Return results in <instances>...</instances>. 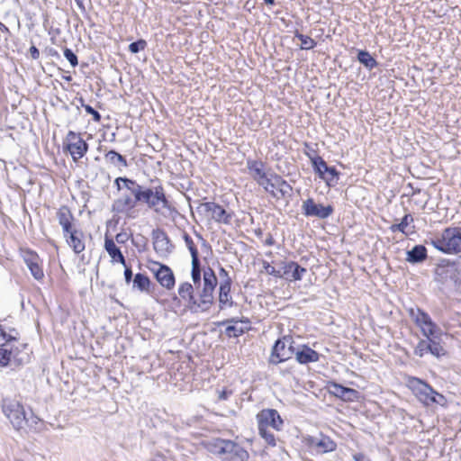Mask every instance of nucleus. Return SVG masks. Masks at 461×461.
<instances>
[{
  "instance_id": "3",
  "label": "nucleus",
  "mask_w": 461,
  "mask_h": 461,
  "mask_svg": "<svg viewBox=\"0 0 461 461\" xmlns=\"http://www.w3.org/2000/svg\"><path fill=\"white\" fill-rule=\"evenodd\" d=\"M429 243L445 254H457L461 252V228H447Z\"/></svg>"
},
{
  "instance_id": "59",
  "label": "nucleus",
  "mask_w": 461,
  "mask_h": 461,
  "mask_svg": "<svg viewBox=\"0 0 461 461\" xmlns=\"http://www.w3.org/2000/svg\"><path fill=\"white\" fill-rule=\"evenodd\" d=\"M77 2V4L81 6L82 5V0H75Z\"/></svg>"
},
{
  "instance_id": "50",
  "label": "nucleus",
  "mask_w": 461,
  "mask_h": 461,
  "mask_svg": "<svg viewBox=\"0 0 461 461\" xmlns=\"http://www.w3.org/2000/svg\"><path fill=\"white\" fill-rule=\"evenodd\" d=\"M123 267H125V269H124L125 282L127 284H129L131 281V278H132V271H131V267H127L126 264Z\"/></svg>"
},
{
  "instance_id": "5",
  "label": "nucleus",
  "mask_w": 461,
  "mask_h": 461,
  "mask_svg": "<svg viewBox=\"0 0 461 461\" xmlns=\"http://www.w3.org/2000/svg\"><path fill=\"white\" fill-rule=\"evenodd\" d=\"M142 203L157 213L164 214L165 210H170L169 202L160 185L152 187L144 186Z\"/></svg>"
},
{
  "instance_id": "42",
  "label": "nucleus",
  "mask_w": 461,
  "mask_h": 461,
  "mask_svg": "<svg viewBox=\"0 0 461 461\" xmlns=\"http://www.w3.org/2000/svg\"><path fill=\"white\" fill-rule=\"evenodd\" d=\"M28 268L30 269L32 276L36 280H41L43 278V276H44L43 270L41 267L39 262L29 266Z\"/></svg>"
},
{
  "instance_id": "20",
  "label": "nucleus",
  "mask_w": 461,
  "mask_h": 461,
  "mask_svg": "<svg viewBox=\"0 0 461 461\" xmlns=\"http://www.w3.org/2000/svg\"><path fill=\"white\" fill-rule=\"evenodd\" d=\"M330 392L343 401L354 402L358 398L357 390L335 383L330 384Z\"/></svg>"
},
{
  "instance_id": "48",
  "label": "nucleus",
  "mask_w": 461,
  "mask_h": 461,
  "mask_svg": "<svg viewBox=\"0 0 461 461\" xmlns=\"http://www.w3.org/2000/svg\"><path fill=\"white\" fill-rule=\"evenodd\" d=\"M264 268L266 272L273 276L282 278V271L276 270L274 267H272L269 263L264 262Z\"/></svg>"
},
{
  "instance_id": "8",
  "label": "nucleus",
  "mask_w": 461,
  "mask_h": 461,
  "mask_svg": "<svg viewBox=\"0 0 461 461\" xmlns=\"http://www.w3.org/2000/svg\"><path fill=\"white\" fill-rule=\"evenodd\" d=\"M294 354L295 348L293 346L292 338L285 336L275 343L270 356V362L278 364L290 359Z\"/></svg>"
},
{
  "instance_id": "44",
  "label": "nucleus",
  "mask_w": 461,
  "mask_h": 461,
  "mask_svg": "<svg viewBox=\"0 0 461 461\" xmlns=\"http://www.w3.org/2000/svg\"><path fill=\"white\" fill-rule=\"evenodd\" d=\"M147 43L144 40H140L137 41H134L129 45V50L131 53H138L140 50H142L145 49Z\"/></svg>"
},
{
  "instance_id": "32",
  "label": "nucleus",
  "mask_w": 461,
  "mask_h": 461,
  "mask_svg": "<svg viewBox=\"0 0 461 461\" xmlns=\"http://www.w3.org/2000/svg\"><path fill=\"white\" fill-rule=\"evenodd\" d=\"M105 158L110 163L113 164L114 166L127 167V161L124 157H122L121 154L114 150H110L105 154Z\"/></svg>"
},
{
  "instance_id": "54",
  "label": "nucleus",
  "mask_w": 461,
  "mask_h": 461,
  "mask_svg": "<svg viewBox=\"0 0 461 461\" xmlns=\"http://www.w3.org/2000/svg\"><path fill=\"white\" fill-rule=\"evenodd\" d=\"M115 240L117 243H124L127 240V234L126 233H118L115 236Z\"/></svg>"
},
{
  "instance_id": "58",
  "label": "nucleus",
  "mask_w": 461,
  "mask_h": 461,
  "mask_svg": "<svg viewBox=\"0 0 461 461\" xmlns=\"http://www.w3.org/2000/svg\"><path fill=\"white\" fill-rule=\"evenodd\" d=\"M267 244H268V245H272V244H273V240H272V239L267 240Z\"/></svg>"
},
{
  "instance_id": "25",
  "label": "nucleus",
  "mask_w": 461,
  "mask_h": 461,
  "mask_svg": "<svg viewBox=\"0 0 461 461\" xmlns=\"http://www.w3.org/2000/svg\"><path fill=\"white\" fill-rule=\"evenodd\" d=\"M427 258V249L423 245H416L407 251L406 261L411 264L423 262Z\"/></svg>"
},
{
  "instance_id": "31",
  "label": "nucleus",
  "mask_w": 461,
  "mask_h": 461,
  "mask_svg": "<svg viewBox=\"0 0 461 461\" xmlns=\"http://www.w3.org/2000/svg\"><path fill=\"white\" fill-rule=\"evenodd\" d=\"M312 164L315 172L320 176L321 179H324L329 167L323 158L320 156H316L312 158Z\"/></svg>"
},
{
  "instance_id": "4",
  "label": "nucleus",
  "mask_w": 461,
  "mask_h": 461,
  "mask_svg": "<svg viewBox=\"0 0 461 461\" xmlns=\"http://www.w3.org/2000/svg\"><path fill=\"white\" fill-rule=\"evenodd\" d=\"M410 387L424 405L430 406L435 403L444 406L447 402L444 395L436 392L429 384L419 378H412L410 381Z\"/></svg>"
},
{
  "instance_id": "6",
  "label": "nucleus",
  "mask_w": 461,
  "mask_h": 461,
  "mask_svg": "<svg viewBox=\"0 0 461 461\" xmlns=\"http://www.w3.org/2000/svg\"><path fill=\"white\" fill-rule=\"evenodd\" d=\"M2 410L14 429L20 430L27 423V418L23 404L14 399H4Z\"/></svg>"
},
{
  "instance_id": "39",
  "label": "nucleus",
  "mask_w": 461,
  "mask_h": 461,
  "mask_svg": "<svg viewBox=\"0 0 461 461\" xmlns=\"http://www.w3.org/2000/svg\"><path fill=\"white\" fill-rule=\"evenodd\" d=\"M259 435L266 440L270 446H276V438L273 433H271L267 428L258 427Z\"/></svg>"
},
{
  "instance_id": "27",
  "label": "nucleus",
  "mask_w": 461,
  "mask_h": 461,
  "mask_svg": "<svg viewBox=\"0 0 461 461\" xmlns=\"http://www.w3.org/2000/svg\"><path fill=\"white\" fill-rule=\"evenodd\" d=\"M126 183L128 184L127 191L131 193L136 207L138 203H142L144 186L138 184L135 180L126 181Z\"/></svg>"
},
{
  "instance_id": "11",
  "label": "nucleus",
  "mask_w": 461,
  "mask_h": 461,
  "mask_svg": "<svg viewBox=\"0 0 461 461\" xmlns=\"http://www.w3.org/2000/svg\"><path fill=\"white\" fill-rule=\"evenodd\" d=\"M435 339L436 338H426V339H420L414 348V354L420 357H422L428 353H430L436 357L444 356L446 350L438 342L435 341Z\"/></svg>"
},
{
  "instance_id": "51",
  "label": "nucleus",
  "mask_w": 461,
  "mask_h": 461,
  "mask_svg": "<svg viewBox=\"0 0 461 461\" xmlns=\"http://www.w3.org/2000/svg\"><path fill=\"white\" fill-rule=\"evenodd\" d=\"M218 393H219V395H218L219 400L224 401L230 397V395L231 394V391L225 389V390L219 391Z\"/></svg>"
},
{
  "instance_id": "55",
  "label": "nucleus",
  "mask_w": 461,
  "mask_h": 461,
  "mask_svg": "<svg viewBox=\"0 0 461 461\" xmlns=\"http://www.w3.org/2000/svg\"><path fill=\"white\" fill-rule=\"evenodd\" d=\"M353 458L355 461H366L367 460L366 456L364 454H360V453L355 454L353 456Z\"/></svg>"
},
{
  "instance_id": "23",
  "label": "nucleus",
  "mask_w": 461,
  "mask_h": 461,
  "mask_svg": "<svg viewBox=\"0 0 461 461\" xmlns=\"http://www.w3.org/2000/svg\"><path fill=\"white\" fill-rule=\"evenodd\" d=\"M295 358L300 364H308L311 362H317L320 355L315 350L307 346H303L301 349H295Z\"/></svg>"
},
{
  "instance_id": "2",
  "label": "nucleus",
  "mask_w": 461,
  "mask_h": 461,
  "mask_svg": "<svg viewBox=\"0 0 461 461\" xmlns=\"http://www.w3.org/2000/svg\"><path fill=\"white\" fill-rule=\"evenodd\" d=\"M207 449L223 461H245L248 452L231 440L214 438L207 443Z\"/></svg>"
},
{
  "instance_id": "33",
  "label": "nucleus",
  "mask_w": 461,
  "mask_h": 461,
  "mask_svg": "<svg viewBox=\"0 0 461 461\" xmlns=\"http://www.w3.org/2000/svg\"><path fill=\"white\" fill-rule=\"evenodd\" d=\"M274 185L282 196L289 194L292 191V186L279 176H274Z\"/></svg>"
},
{
  "instance_id": "47",
  "label": "nucleus",
  "mask_w": 461,
  "mask_h": 461,
  "mask_svg": "<svg viewBox=\"0 0 461 461\" xmlns=\"http://www.w3.org/2000/svg\"><path fill=\"white\" fill-rule=\"evenodd\" d=\"M126 181H132V179L120 176L114 180V185H116L118 191H127L128 184L126 183Z\"/></svg>"
},
{
  "instance_id": "14",
  "label": "nucleus",
  "mask_w": 461,
  "mask_h": 461,
  "mask_svg": "<svg viewBox=\"0 0 461 461\" xmlns=\"http://www.w3.org/2000/svg\"><path fill=\"white\" fill-rule=\"evenodd\" d=\"M134 209L135 204L131 194L126 190L122 193L121 196L115 199L112 204L113 212L116 213H123L127 217H133L132 212Z\"/></svg>"
},
{
  "instance_id": "17",
  "label": "nucleus",
  "mask_w": 461,
  "mask_h": 461,
  "mask_svg": "<svg viewBox=\"0 0 461 461\" xmlns=\"http://www.w3.org/2000/svg\"><path fill=\"white\" fill-rule=\"evenodd\" d=\"M221 274L224 275L226 277V279L220 285V289H219L220 308L224 309L226 307H230L233 303L232 298L230 294V286H231V279L228 276V274L224 268H221Z\"/></svg>"
},
{
  "instance_id": "46",
  "label": "nucleus",
  "mask_w": 461,
  "mask_h": 461,
  "mask_svg": "<svg viewBox=\"0 0 461 461\" xmlns=\"http://www.w3.org/2000/svg\"><path fill=\"white\" fill-rule=\"evenodd\" d=\"M338 177V172L335 169V167H328V170L325 174L324 179L328 185H330V183L335 182Z\"/></svg>"
},
{
  "instance_id": "9",
  "label": "nucleus",
  "mask_w": 461,
  "mask_h": 461,
  "mask_svg": "<svg viewBox=\"0 0 461 461\" xmlns=\"http://www.w3.org/2000/svg\"><path fill=\"white\" fill-rule=\"evenodd\" d=\"M303 213L307 217H316L319 219H327L333 213L331 205L323 206L316 203L312 198H308L303 202Z\"/></svg>"
},
{
  "instance_id": "41",
  "label": "nucleus",
  "mask_w": 461,
  "mask_h": 461,
  "mask_svg": "<svg viewBox=\"0 0 461 461\" xmlns=\"http://www.w3.org/2000/svg\"><path fill=\"white\" fill-rule=\"evenodd\" d=\"M23 260L27 267L35 264L37 262H40V258L38 255L31 250H26L23 252Z\"/></svg>"
},
{
  "instance_id": "10",
  "label": "nucleus",
  "mask_w": 461,
  "mask_h": 461,
  "mask_svg": "<svg viewBox=\"0 0 461 461\" xmlns=\"http://www.w3.org/2000/svg\"><path fill=\"white\" fill-rule=\"evenodd\" d=\"M258 427H264L268 429L269 427L276 429L281 430L284 421L279 415L278 411L275 409H265L262 410L257 415Z\"/></svg>"
},
{
  "instance_id": "34",
  "label": "nucleus",
  "mask_w": 461,
  "mask_h": 461,
  "mask_svg": "<svg viewBox=\"0 0 461 461\" xmlns=\"http://www.w3.org/2000/svg\"><path fill=\"white\" fill-rule=\"evenodd\" d=\"M192 280L196 286L197 289L201 286V268H200V261L199 258H192V272H191Z\"/></svg>"
},
{
  "instance_id": "29",
  "label": "nucleus",
  "mask_w": 461,
  "mask_h": 461,
  "mask_svg": "<svg viewBox=\"0 0 461 461\" xmlns=\"http://www.w3.org/2000/svg\"><path fill=\"white\" fill-rule=\"evenodd\" d=\"M357 59L369 70L377 66L376 60L366 50H359L357 54Z\"/></svg>"
},
{
  "instance_id": "36",
  "label": "nucleus",
  "mask_w": 461,
  "mask_h": 461,
  "mask_svg": "<svg viewBox=\"0 0 461 461\" xmlns=\"http://www.w3.org/2000/svg\"><path fill=\"white\" fill-rule=\"evenodd\" d=\"M412 221V216L411 214H405L400 223L393 224L390 229L393 232L401 231L402 233H405V229L407 228L409 223Z\"/></svg>"
},
{
  "instance_id": "13",
  "label": "nucleus",
  "mask_w": 461,
  "mask_h": 461,
  "mask_svg": "<svg viewBox=\"0 0 461 461\" xmlns=\"http://www.w3.org/2000/svg\"><path fill=\"white\" fill-rule=\"evenodd\" d=\"M153 248L155 251L162 258L167 257L173 250L167 235L165 231L155 230L152 231Z\"/></svg>"
},
{
  "instance_id": "21",
  "label": "nucleus",
  "mask_w": 461,
  "mask_h": 461,
  "mask_svg": "<svg viewBox=\"0 0 461 461\" xmlns=\"http://www.w3.org/2000/svg\"><path fill=\"white\" fill-rule=\"evenodd\" d=\"M310 444L312 447L316 448L317 451L321 453L333 451L336 447L335 442L331 440L329 437L325 436H321L319 438H312L310 439Z\"/></svg>"
},
{
  "instance_id": "1",
  "label": "nucleus",
  "mask_w": 461,
  "mask_h": 461,
  "mask_svg": "<svg viewBox=\"0 0 461 461\" xmlns=\"http://www.w3.org/2000/svg\"><path fill=\"white\" fill-rule=\"evenodd\" d=\"M217 285V277L212 269L208 268L203 271V286L199 291L198 297L194 295L193 285L188 282L180 283L177 288L179 303H184L185 306L192 312H206L213 303V292Z\"/></svg>"
},
{
  "instance_id": "18",
  "label": "nucleus",
  "mask_w": 461,
  "mask_h": 461,
  "mask_svg": "<svg viewBox=\"0 0 461 461\" xmlns=\"http://www.w3.org/2000/svg\"><path fill=\"white\" fill-rule=\"evenodd\" d=\"M0 345V366H13L14 365H17V348H14L12 343H1Z\"/></svg>"
},
{
  "instance_id": "28",
  "label": "nucleus",
  "mask_w": 461,
  "mask_h": 461,
  "mask_svg": "<svg viewBox=\"0 0 461 461\" xmlns=\"http://www.w3.org/2000/svg\"><path fill=\"white\" fill-rule=\"evenodd\" d=\"M248 167L251 176L257 182L267 176V174L264 170V165L260 161H249Z\"/></svg>"
},
{
  "instance_id": "57",
  "label": "nucleus",
  "mask_w": 461,
  "mask_h": 461,
  "mask_svg": "<svg viewBox=\"0 0 461 461\" xmlns=\"http://www.w3.org/2000/svg\"><path fill=\"white\" fill-rule=\"evenodd\" d=\"M266 4L272 5L275 0H264Z\"/></svg>"
},
{
  "instance_id": "16",
  "label": "nucleus",
  "mask_w": 461,
  "mask_h": 461,
  "mask_svg": "<svg viewBox=\"0 0 461 461\" xmlns=\"http://www.w3.org/2000/svg\"><path fill=\"white\" fill-rule=\"evenodd\" d=\"M63 236L68 245L76 254H79L85 250L84 233L77 229V227L73 228L69 232L63 233Z\"/></svg>"
},
{
  "instance_id": "53",
  "label": "nucleus",
  "mask_w": 461,
  "mask_h": 461,
  "mask_svg": "<svg viewBox=\"0 0 461 461\" xmlns=\"http://www.w3.org/2000/svg\"><path fill=\"white\" fill-rule=\"evenodd\" d=\"M30 54L33 59H38L40 57L39 50L35 46H32L29 50Z\"/></svg>"
},
{
  "instance_id": "52",
  "label": "nucleus",
  "mask_w": 461,
  "mask_h": 461,
  "mask_svg": "<svg viewBox=\"0 0 461 461\" xmlns=\"http://www.w3.org/2000/svg\"><path fill=\"white\" fill-rule=\"evenodd\" d=\"M77 139H82L81 137H79L76 132L74 131H68V135H67V140L69 141V142H73V141H76L77 140Z\"/></svg>"
},
{
  "instance_id": "38",
  "label": "nucleus",
  "mask_w": 461,
  "mask_h": 461,
  "mask_svg": "<svg viewBox=\"0 0 461 461\" xmlns=\"http://www.w3.org/2000/svg\"><path fill=\"white\" fill-rule=\"evenodd\" d=\"M415 322L422 329L424 325L431 326V318L424 312L418 310L417 314L414 316Z\"/></svg>"
},
{
  "instance_id": "22",
  "label": "nucleus",
  "mask_w": 461,
  "mask_h": 461,
  "mask_svg": "<svg viewBox=\"0 0 461 461\" xmlns=\"http://www.w3.org/2000/svg\"><path fill=\"white\" fill-rule=\"evenodd\" d=\"M104 249L110 258H112V262H118L122 266H125V258L122 255L121 249L116 246L113 240L105 237L104 240Z\"/></svg>"
},
{
  "instance_id": "26",
  "label": "nucleus",
  "mask_w": 461,
  "mask_h": 461,
  "mask_svg": "<svg viewBox=\"0 0 461 461\" xmlns=\"http://www.w3.org/2000/svg\"><path fill=\"white\" fill-rule=\"evenodd\" d=\"M227 322L233 323L232 325H228L225 330L226 335L229 337H239L240 335L243 334L245 330L248 329L247 324L249 323L248 321H234L233 319L230 321H228Z\"/></svg>"
},
{
  "instance_id": "35",
  "label": "nucleus",
  "mask_w": 461,
  "mask_h": 461,
  "mask_svg": "<svg viewBox=\"0 0 461 461\" xmlns=\"http://www.w3.org/2000/svg\"><path fill=\"white\" fill-rule=\"evenodd\" d=\"M422 334L427 338H438L440 335V330L438 327L431 321L430 325H424L421 329Z\"/></svg>"
},
{
  "instance_id": "43",
  "label": "nucleus",
  "mask_w": 461,
  "mask_h": 461,
  "mask_svg": "<svg viewBox=\"0 0 461 461\" xmlns=\"http://www.w3.org/2000/svg\"><path fill=\"white\" fill-rule=\"evenodd\" d=\"M297 37L301 41L302 49L310 50L314 47L315 42L311 37L303 34H298Z\"/></svg>"
},
{
  "instance_id": "12",
  "label": "nucleus",
  "mask_w": 461,
  "mask_h": 461,
  "mask_svg": "<svg viewBox=\"0 0 461 461\" xmlns=\"http://www.w3.org/2000/svg\"><path fill=\"white\" fill-rule=\"evenodd\" d=\"M150 270L154 273L161 286L167 290H171L175 286V276L169 267L154 262Z\"/></svg>"
},
{
  "instance_id": "24",
  "label": "nucleus",
  "mask_w": 461,
  "mask_h": 461,
  "mask_svg": "<svg viewBox=\"0 0 461 461\" xmlns=\"http://www.w3.org/2000/svg\"><path fill=\"white\" fill-rule=\"evenodd\" d=\"M70 155L74 161H77L85 156L88 149L87 143L83 139H77V140L69 142L67 146Z\"/></svg>"
},
{
  "instance_id": "49",
  "label": "nucleus",
  "mask_w": 461,
  "mask_h": 461,
  "mask_svg": "<svg viewBox=\"0 0 461 461\" xmlns=\"http://www.w3.org/2000/svg\"><path fill=\"white\" fill-rule=\"evenodd\" d=\"M85 110L87 113L93 115V119L95 122H99L101 120L100 113L97 111H95L92 106L85 105Z\"/></svg>"
},
{
  "instance_id": "56",
  "label": "nucleus",
  "mask_w": 461,
  "mask_h": 461,
  "mask_svg": "<svg viewBox=\"0 0 461 461\" xmlns=\"http://www.w3.org/2000/svg\"><path fill=\"white\" fill-rule=\"evenodd\" d=\"M0 32H5V33L9 32V29L1 22H0Z\"/></svg>"
},
{
  "instance_id": "37",
  "label": "nucleus",
  "mask_w": 461,
  "mask_h": 461,
  "mask_svg": "<svg viewBox=\"0 0 461 461\" xmlns=\"http://www.w3.org/2000/svg\"><path fill=\"white\" fill-rule=\"evenodd\" d=\"M264 189L270 193L273 196L276 197V185H274V177L268 178L267 176L258 182Z\"/></svg>"
},
{
  "instance_id": "19",
  "label": "nucleus",
  "mask_w": 461,
  "mask_h": 461,
  "mask_svg": "<svg viewBox=\"0 0 461 461\" xmlns=\"http://www.w3.org/2000/svg\"><path fill=\"white\" fill-rule=\"evenodd\" d=\"M56 218L62 228L63 233L69 232L76 227L74 215L68 206H61L56 213Z\"/></svg>"
},
{
  "instance_id": "40",
  "label": "nucleus",
  "mask_w": 461,
  "mask_h": 461,
  "mask_svg": "<svg viewBox=\"0 0 461 461\" xmlns=\"http://www.w3.org/2000/svg\"><path fill=\"white\" fill-rule=\"evenodd\" d=\"M184 240L185 242V245L187 246L192 258L195 260V258H198V250L192 240V238L188 234L184 235Z\"/></svg>"
},
{
  "instance_id": "30",
  "label": "nucleus",
  "mask_w": 461,
  "mask_h": 461,
  "mask_svg": "<svg viewBox=\"0 0 461 461\" xmlns=\"http://www.w3.org/2000/svg\"><path fill=\"white\" fill-rule=\"evenodd\" d=\"M150 285L149 278L140 273L135 275L133 278V287L139 289L140 292H148Z\"/></svg>"
},
{
  "instance_id": "45",
  "label": "nucleus",
  "mask_w": 461,
  "mask_h": 461,
  "mask_svg": "<svg viewBox=\"0 0 461 461\" xmlns=\"http://www.w3.org/2000/svg\"><path fill=\"white\" fill-rule=\"evenodd\" d=\"M64 56L68 60L70 65L75 68L78 64L77 57V55L70 50L66 48L64 50Z\"/></svg>"
},
{
  "instance_id": "15",
  "label": "nucleus",
  "mask_w": 461,
  "mask_h": 461,
  "mask_svg": "<svg viewBox=\"0 0 461 461\" xmlns=\"http://www.w3.org/2000/svg\"><path fill=\"white\" fill-rule=\"evenodd\" d=\"M306 272V268L301 267L294 261L283 262L282 278H285L288 282L302 280Z\"/></svg>"
},
{
  "instance_id": "7",
  "label": "nucleus",
  "mask_w": 461,
  "mask_h": 461,
  "mask_svg": "<svg viewBox=\"0 0 461 461\" xmlns=\"http://www.w3.org/2000/svg\"><path fill=\"white\" fill-rule=\"evenodd\" d=\"M197 212L207 221H215L218 223L229 224L231 221V213L227 212L222 206L213 202L201 203L197 207Z\"/></svg>"
}]
</instances>
